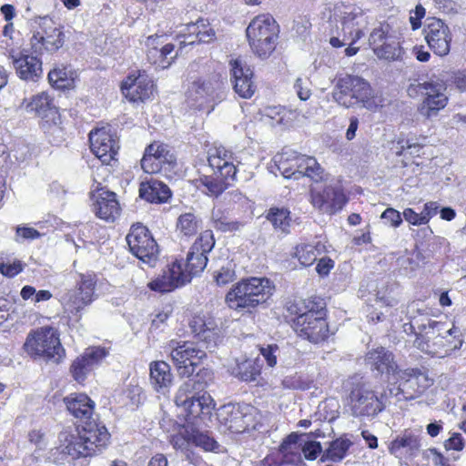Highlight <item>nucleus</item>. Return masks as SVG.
Instances as JSON below:
<instances>
[{"label": "nucleus", "instance_id": "nucleus-21", "mask_svg": "<svg viewBox=\"0 0 466 466\" xmlns=\"http://www.w3.org/2000/svg\"><path fill=\"white\" fill-rule=\"evenodd\" d=\"M123 95L131 102L145 101L154 94L152 79L145 73L130 74L121 86Z\"/></svg>", "mask_w": 466, "mask_h": 466}, {"label": "nucleus", "instance_id": "nucleus-1", "mask_svg": "<svg viewBox=\"0 0 466 466\" xmlns=\"http://www.w3.org/2000/svg\"><path fill=\"white\" fill-rule=\"evenodd\" d=\"M109 437L104 425L96 421H88L72 431L66 430L60 432L59 448L62 453L72 459L93 456L107 445Z\"/></svg>", "mask_w": 466, "mask_h": 466}, {"label": "nucleus", "instance_id": "nucleus-48", "mask_svg": "<svg viewBox=\"0 0 466 466\" xmlns=\"http://www.w3.org/2000/svg\"><path fill=\"white\" fill-rule=\"evenodd\" d=\"M268 220L271 222L276 230L281 233H289L291 218L287 208H271L267 215Z\"/></svg>", "mask_w": 466, "mask_h": 466}, {"label": "nucleus", "instance_id": "nucleus-36", "mask_svg": "<svg viewBox=\"0 0 466 466\" xmlns=\"http://www.w3.org/2000/svg\"><path fill=\"white\" fill-rule=\"evenodd\" d=\"M139 196L151 203H164L171 197V191L163 182L150 178L140 184Z\"/></svg>", "mask_w": 466, "mask_h": 466}, {"label": "nucleus", "instance_id": "nucleus-49", "mask_svg": "<svg viewBox=\"0 0 466 466\" xmlns=\"http://www.w3.org/2000/svg\"><path fill=\"white\" fill-rule=\"evenodd\" d=\"M50 84L58 89H69L74 87L75 77L72 71L66 67L55 68L48 74Z\"/></svg>", "mask_w": 466, "mask_h": 466}, {"label": "nucleus", "instance_id": "nucleus-2", "mask_svg": "<svg viewBox=\"0 0 466 466\" xmlns=\"http://www.w3.org/2000/svg\"><path fill=\"white\" fill-rule=\"evenodd\" d=\"M419 329L414 345L431 356L444 358L463 344L462 333L453 324L429 319L427 324L419 326Z\"/></svg>", "mask_w": 466, "mask_h": 466}, {"label": "nucleus", "instance_id": "nucleus-45", "mask_svg": "<svg viewBox=\"0 0 466 466\" xmlns=\"http://www.w3.org/2000/svg\"><path fill=\"white\" fill-rule=\"evenodd\" d=\"M231 178H226L219 175L205 176L200 178L201 185L206 188V194L218 197L228 187Z\"/></svg>", "mask_w": 466, "mask_h": 466}, {"label": "nucleus", "instance_id": "nucleus-24", "mask_svg": "<svg viewBox=\"0 0 466 466\" xmlns=\"http://www.w3.org/2000/svg\"><path fill=\"white\" fill-rule=\"evenodd\" d=\"M229 66L235 92L242 98H250L256 90L252 70L238 58L230 60Z\"/></svg>", "mask_w": 466, "mask_h": 466}, {"label": "nucleus", "instance_id": "nucleus-4", "mask_svg": "<svg viewBox=\"0 0 466 466\" xmlns=\"http://www.w3.org/2000/svg\"><path fill=\"white\" fill-rule=\"evenodd\" d=\"M273 287L266 278H247L237 282L226 295L228 306L235 310L251 311L265 303L272 294Z\"/></svg>", "mask_w": 466, "mask_h": 466}, {"label": "nucleus", "instance_id": "nucleus-6", "mask_svg": "<svg viewBox=\"0 0 466 466\" xmlns=\"http://www.w3.org/2000/svg\"><path fill=\"white\" fill-rule=\"evenodd\" d=\"M249 46L259 57H268L276 47L279 25L268 15H260L251 20L246 30Z\"/></svg>", "mask_w": 466, "mask_h": 466}, {"label": "nucleus", "instance_id": "nucleus-26", "mask_svg": "<svg viewBox=\"0 0 466 466\" xmlns=\"http://www.w3.org/2000/svg\"><path fill=\"white\" fill-rule=\"evenodd\" d=\"M190 278L183 271L181 264L174 262L163 274L148 284V287L155 291L169 292L185 283L189 282Z\"/></svg>", "mask_w": 466, "mask_h": 466}, {"label": "nucleus", "instance_id": "nucleus-55", "mask_svg": "<svg viewBox=\"0 0 466 466\" xmlns=\"http://www.w3.org/2000/svg\"><path fill=\"white\" fill-rule=\"evenodd\" d=\"M190 440L192 444L201 447L205 451H215L218 447V442L213 438L192 429Z\"/></svg>", "mask_w": 466, "mask_h": 466}, {"label": "nucleus", "instance_id": "nucleus-8", "mask_svg": "<svg viewBox=\"0 0 466 466\" xmlns=\"http://www.w3.org/2000/svg\"><path fill=\"white\" fill-rule=\"evenodd\" d=\"M274 159L278 169L286 178L299 179L301 177H308L318 181L322 177L323 169L312 157L298 155L287 149L277 155Z\"/></svg>", "mask_w": 466, "mask_h": 466}, {"label": "nucleus", "instance_id": "nucleus-3", "mask_svg": "<svg viewBox=\"0 0 466 466\" xmlns=\"http://www.w3.org/2000/svg\"><path fill=\"white\" fill-rule=\"evenodd\" d=\"M328 28L330 35L329 44L333 47H341L347 41L357 42L364 36L368 20L363 11L354 5H336L329 10Z\"/></svg>", "mask_w": 466, "mask_h": 466}, {"label": "nucleus", "instance_id": "nucleus-59", "mask_svg": "<svg viewBox=\"0 0 466 466\" xmlns=\"http://www.w3.org/2000/svg\"><path fill=\"white\" fill-rule=\"evenodd\" d=\"M293 89L301 101H307L311 96L310 82L307 78L298 77Z\"/></svg>", "mask_w": 466, "mask_h": 466}, {"label": "nucleus", "instance_id": "nucleus-42", "mask_svg": "<svg viewBox=\"0 0 466 466\" xmlns=\"http://www.w3.org/2000/svg\"><path fill=\"white\" fill-rule=\"evenodd\" d=\"M202 228V220L192 212L181 214L177 220V229L185 237L195 235Z\"/></svg>", "mask_w": 466, "mask_h": 466}, {"label": "nucleus", "instance_id": "nucleus-64", "mask_svg": "<svg viewBox=\"0 0 466 466\" xmlns=\"http://www.w3.org/2000/svg\"><path fill=\"white\" fill-rule=\"evenodd\" d=\"M23 270V264L20 260H15L11 264L0 262V272L7 278H13Z\"/></svg>", "mask_w": 466, "mask_h": 466}, {"label": "nucleus", "instance_id": "nucleus-50", "mask_svg": "<svg viewBox=\"0 0 466 466\" xmlns=\"http://www.w3.org/2000/svg\"><path fill=\"white\" fill-rule=\"evenodd\" d=\"M350 445L351 442L346 439H337L333 441L323 453L321 461H331L333 462L341 461L345 457Z\"/></svg>", "mask_w": 466, "mask_h": 466}, {"label": "nucleus", "instance_id": "nucleus-43", "mask_svg": "<svg viewBox=\"0 0 466 466\" xmlns=\"http://www.w3.org/2000/svg\"><path fill=\"white\" fill-rule=\"evenodd\" d=\"M48 29L51 30L50 35L44 38L43 41H40V46H31L34 50V53L41 55L44 51L54 52L58 50L63 46L64 39L63 32L61 29L59 27H49Z\"/></svg>", "mask_w": 466, "mask_h": 466}, {"label": "nucleus", "instance_id": "nucleus-38", "mask_svg": "<svg viewBox=\"0 0 466 466\" xmlns=\"http://www.w3.org/2000/svg\"><path fill=\"white\" fill-rule=\"evenodd\" d=\"M420 438L410 431H405L402 435L398 436L390 445V451L395 456L402 454L401 451L406 450L410 457L417 456L420 449Z\"/></svg>", "mask_w": 466, "mask_h": 466}, {"label": "nucleus", "instance_id": "nucleus-52", "mask_svg": "<svg viewBox=\"0 0 466 466\" xmlns=\"http://www.w3.org/2000/svg\"><path fill=\"white\" fill-rule=\"evenodd\" d=\"M235 374L244 381H254L260 374V367L254 360H247L238 364Z\"/></svg>", "mask_w": 466, "mask_h": 466}, {"label": "nucleus", "instance_id": "nucleus-20", "mask_svg": "<svg viewBox=\"0 0 466 466\" xmlns=\"http://www.w3.org/2000/svg\"><path fill=\"white\" fill-rule=\"evenodd\" d=\"M160 36L150 35L147 37L146 46L147 47V56L148 61L157 67L165 69L171 66L178 54L182 51L184 45L177 46L175 44L161 45Z\"/></svg>", "mask_w": 466, "mask_h": 466}, {"label": "nucleus", "instance_id": "nucleus-7", "mask_svg": "<svg viewBox=\"0 0 466 466\" xmlns=\"http://www.w3.org/2000/svg\"><path fill=\"white\" fill-rule=\"evenodd\" d=\"M24 347L28 354L44 357L55 362H59L65 356L58 331L52 327H41L32 330L27 335Z\"/></svg>", "mask_w": 466, "mask_h": 466}, {"label": "nucleus", "instance_id": "nucleus-40", "mask_svg": "<svg viewBox=\"0 0 466 466\" xmlns=\"http://www.w3.org/2000/svg\"><path fill=\"white\" fill-rule=\"evenodd\" d=\"M325 310L322 303L316 302L313 299H295L288 305V311L291 315H296V319L309 318L319 314V311Z\"/></svg>", "mask_w": 466, "mask_h": 466}, {"label": "nucleus", "instance_id": "nucleus-28", "mask_svg": "<svg viewBox=\"0 0 466 466\" xmlns=\"http://www.w3.org/2000/svg\"><path fill=\"white\" fill-rule=\"evenodd\" d=\"M94 199L93 211L106 221H114L120 213L116 195L110 191H98L92 196Z\"/></svg>", "mask_w": 466, "mask_h": 466}, {"label": "nucleus", "instance_id": "nucleus-56", "mask_svg": "<svg viewBox=\"0 0 466 466\" xmlns=\"http://www.w3.org/2000/svg\"><path fill=\"white\" fill-rule=\"evenodd\" d=\"M56 120L57 119H55L49 122L47 119L43 123L42 127L52 143L59 144L64 139V131Z\"/></svg>", "mask_w": 466, "mask_h": 466}, {"label": "nucleus", "instance_id": "nucleus-60", "mask_svg": "<svg viewBox=\"0 0 466 466\" xmlns=\"http://www.w3.org/2000/svg\"><path fill=\"white\" fill-rule=\"evenodd\" d=\"M41 237V233L34 228L25 226H17L15 228V240L18 243L24 240H34Z\"/></svg>", "mask_w": 466, "mask_h": 466}, {"label": "nucleus", "instance_id": "nucleus-16", "mask_svg": "<svg viewBox=\"0 0 466 466\" xmlns=\"http://www.w3.org/2000/svg\"><path fill=\"white\" fill-rule=\"evenodd\" d=\"M394 380L399 382L396 395L405 400L420 396L431 384L425 373L414 369L400 370Z\"/></svg>", "mask_w": 466, "mask_h": 466}, {"label": "nucleus", "instance_id": "nucleus-46", "mask_svg": "<svg viewBox=\"0 0 466 466\" xmlns=\"http://www.w3.org/2000/svg\"><path fill=\"white\" fill-rule=\"evenodd\" d=\"M35 24L36 26L33 31V35L30 39L31 46H40V41H43L44 38L50 35L51 27H57L56 23L50 18L48 15L44 16H36L35 19Z\"/></svg>", "mask_w": 466, "mask_h": 466}, {"label": "nucleus", "instance_id": "nucleus-12", "mask_svg": "<svg viewBox=\"0 0 466 466\" xmlns=\"http://www.w3.org/2000/svg\"><path fill=\"white\" fill-rule=\"evenodd\" d=\"M167 349L170 350V356L177 366L180 376L190 377L195 372L200 360L205 358L206 352L197 348L193 342L184 341L182 344L171 340Z\"/></svg>", "mask_w": 466, "mask_h": 466}, {"label": "nucleus", "instance_id": "nucleus-32", "mask_svg": "<svg viewBox=\"0 0 466 466\" xmlns=\"http://www.w3.org/2000/svg\"><path fill=\"white\" fill-rule=\"evenodd\" d=\"M180 407L187 412V420L200 419L205 421L210 419L215 403L211 396L204 392L195 396Z\"/></svg>", "mask_w": 466, "mask_h": 466}, {"label": "nucleus", "instance_id": "nucleus-44", "mask_svg": "<svg viewBox=\"0 0 466 466\" xmlns=\"http://www.w3.org/2000/svg\"><path fill=\"white\" fill-rule=\"evenodd\" d=\"M402 53L403 51L400 46V43L393 37L386 42H383V44L380 45V46H376L374 48V54L379 59L387 61H396L401 59Z\"/></svg>", "mask_w": 466, "mask_h": 466}, {"label": "nucleus", "instance_id": "nucleus-41", "mask_svg": "<svg viewBox=\"0 0 466 466\" xmlns=\"http://www.w3.org/2000/svg\"><path fill=\"white\" fill-rule=\"evenodd\" d=\"M324 246L320 242L315 245L300 243L294 248L291 256L296 258L302 266L309 267L317 260V258L322 254Z\"/></svg>", "mask_w": 466, "mask_h": 466}, {"label": "nucleus", "instance_id": "nucleus-31", "mask_svg": "<svg viewBox=\"0 0 466 466\" xmlns=\"http://www.w3.org/2000/svg\"><path fill=\"white\" fill-rule=\"evenodd\" d=\"M253 410V407L248 405L236 406L228 404L222 407L220 416H228L223 418V420H225V422L228 424V428L230 430L244 431L250 425L249 415Z\"/></svg>", "mask_w": 466, "mask_h": 466}, {"label": "nucleus", "instance_id": "nucleus-27", "mask_svg": "<svg viewBox=\"0 0 466 466\" xmlns=\"http://www.w3.org/2000/svg\"><path fill=\"white\" fill-rule=\"evenodd\" d=\"M8 59L21 79L35 81L42 76V62L35 56L15 54L12 50L8 55Z\"/></svg>", "mask_w": 466, "mask_h": 466}, {"label": "nucleus", "instance_id": "nucleus-11", "mask_svg": "<svg viewBox=\"0 0 466 466\" xmlns=\"http://www.w3.org/2000/svg\"><path fill=\"white\" fill-rule=\"evenodd\" d=\"M130 252L148 267H154L159 254L158 246L148 228L141 224L133 225L127 235Z\"/></svg>", "mask_w": 466, "mask_h": 466}, {"label": "nucleus", "instance_id": "nucleus-58", "mask_svg": "<svg viewBox=\"0 0 466 466\" xmlns=\"http://www.w3.org/2000/svg\"><path fill=\"white\" fill-rule=\"evenodd\" d=\"M302 448L301 456L309 461L315 460L322 451L319 442L306 441L305 438H302Z\"/></svg>", "mask_w": 466, "mask_h": 466}, {"label": "nucleus", "instance_id": "nucleus-19", "mask_svg": "<svg viewBox=\"0 0 466 466\" xmlns=\"http://www.w3.org/2000/svg\"><path fill=\"white\" fill-rule=\"evenodd\" d=\"M423 32L427 44L436 55L440 56L448 55L451 34L442 20L435 17L428 18Z\"/></svg>", "mask_w": 466, "mask_h": 466}, {"label": "nucleus", "instance_id": "nucleus-29", "mask_svg": "<svg viewBox=\"0 0 466 466\" xmlns=\"http://www.w3.org/2000/svg\"><path fill=\"white\" fill-rule=\"evenodd\" d=\"M187 34H184L183 40H179V45H193L196 42L209 44L217 39V32L210 23L203 18L195 23L187 24L186 26Z\"/></svg>", "mask_w": 466, "mask_h": 466}, {"label": "nucleus", "instance_id": "nucleus-13", "mask_svg": "<svg viewBox=\"0 0 466 466\" xmlns=\"http://www.w3.org/2000/svg\"><path fill=\"white\" fill-rule=\"evenodd\" d=\"M96 276L80 274L75 289L68 290L63 297L65 306L71 313H79L94 300Z\"/></svg>", "mask_w": 466, "mask_h": 466}, {"label": "nucleus", "instance_id": "nucleus-17", "mask_svg": "<svg viewBox=\"0 0 466 466\" xmlns=\"http://www.w3.org/2000/svg\"><path fill=\"white\" fill-rule=\"evenodd\" d=\"M325 310L309 318L295 319L293 320L294 330L297 334L312 343H319L329 337V326L325 319Z\"/></svg>", "mask_w": 466, "mask_h": 466}, {"label": "nucleus", "instance_id": "nucleus-57", "mask_svg": "<svg viewBox=\"0 0 466 466\" xmlns=\"http://www.w3.org/2000/svg\"><path fill=\"white\" fill-rule=\"evenodd\" d=\"M388 33V25H380L379 27H376L372 30L369 37V44L373 51L376 46H380V45H382L383 42H386L391 38V36L389 35Z\"/></svg>", "mask_w": 466, "mask_h": 466}, {"label": "nucleus", "instance_id": "nucleus-63", "mask_svg": "<svg viewBox=\"0 0 466 466\" xmlns=\"http://www.w3.org/2000/svg\"><path fill=\"white\" fill-rule=\"evenodd\" d=\"M236 279V273L231 265L223 267L215 274V279L218 285H227Z\"/></svg>", "mask_w": 466, "mask_h": 466}, {"label": "nucleus", "instance_id": "nucleus-47", "mask_svg": "<svg viewBox=\"0 0 466 466\" xmlns=\"http://www.w3.org/2000/svg\"><path fill=\"white\" fill-rule=\"evenodd\" d=\"M202 387V383L198 381L195 378L187 380L181 384L177 390L175 397V402L179 407L187 403V400L193 399L199 394L198 390Z\"/></svg>", "mask_w": 466, "mask_h": 466}, {"label": "nucleus", "instance_id": "nucleus-22", "mask_svg": "<svg viewBox=\"0 0 466 466\" xmlns=\"http://www.w3.org/2000/svg\"><path fill=\"white\" fill-rule=\"evenodd\" d=\"M219 86L220 83L216 79L198 78L193 81L187 91L188 104L199 110L203 109L214 101L216 90Z\"/></svg>", "mask_w": 466, "mask_h": 466}, {"label": "nucleus", "instance_id": "nucleus-9", "mask_svg": "<svg viewBox=\"0 0 466 466\" xmlns=\"http://www.w3.org/2000/svg\"><path fill=\"white\" fill-rule=\"evenodd\" d=\"M447 86L440 79H431L423 83L415 82L408 86L407 93L410 97L423 96L420 113L428 118L437 116L440 110L448 104Z\"/></svg>", "mask_w": 466, "mask_h": 466}, {"label": "nucleus", "instance_id": "nucleus-15", "mask_svg": "<svg viewBox=\"0 0 466 466\" xmlns=\"http://www.w3.org/2000/svg\"><path fill=\"white\" fill-rule=\"evenodd\" d=\"M215 245L212 231L205 230L196 239L187 256L186 271L190 278L204 270L208 263L207 254Z\"/></svg>", "mask_w": 466, "mask_h": 466}, {"label": "nucleus", "instance_id": "nucleus-51", "mask_svg": "<svg viewBox=\"0 0 466 466\" xmlns=\"http://www.w3.org/2000/svg\"><path fill=\"white\" fill-rule=\"evenodd\" d=\"M148 152L153 153L154 157L169 168L175 166L176 157L171 152L169 147L160 142H153L147 147Z\"/></svg>", "mask_w": 466, "mask_h": 466}, {"label": "nucleus", "instance_id": "nucleus-34", "mask_svg": "<svg viewBox=\"0 0 466 466\" xmlns=\"http://www.w3.org/2000/svg\"><path fill=\"white\" fill-rule=\"evenodd\" d=\"M149 370L150 383L154 390L162 394L168 392L173 382L170 366L163 360L153 361L149 365Z\"/></svg>", "mask_w": 466, "mask_h": 466}, {"label": "nucleus", "instance_id": "nucleus-23", "mask_svg": "<svg viewBox=\"0 0 466 466\" xmlns=\"http://www.w3.org/2000/svg\"><path fill=\"white\" fill-rule=\"evenodd\" d=\"M107 355L106 349L101 347H92L76 358L71 367L70 371L77 382H83L87 375L96 367Z\"/></svg>", "mask_w": 466, "mask_h": 466}, {"label": "nucleus", "instance_id": "nucleus-25", "mask_svg": "<svg viewBox=\"0 0 466 466\" xmlns=\"http://www.w3.org/2000/svg\"><path fill=\"white\" fill-rule=\"evenodd\" d=\"M365 361L371 370L381 375L385 374L389 380H394L400 370L394 360L393 353L383 347L370 350L366 355Z\"/></svg>", "mask_w": 466, "mask_h": 466}, {"label": "nucleus", "instance_id": "nucleus-10", "mask_svg": "<svg viewBox=\"0 0 466 466\" xmlns=\"http://www.w3.org/2000/svg\"><path fill=\"white\" fill-rule=\"evenodd\" d=\"M349 405L353 417L371 420L385 409L384 396L369 383H358L350 392Z\"/></svg>", "mask_w": 466, "mask_h": 466}, {"label": "nucleus", "instance_id": "nucleus-18", "mask_svg": "<svg viewBox=\"0 0 466 466\" xmlns=\"http://www.w3.org/2000/svg\"><path fill=\"white\" fill-rule=\"evenodd\" d=\"M90 148L103 164L108 165L119 149L116 137L108 127H101L89 133Z\"/></svg>", "mask_w": 466, "mask_h": 466}, {"label": "nucleus", "instance_id": "nucleus-62", "mask_svg": "<svg viewBox=\"0 0 466 466\" xmlns=\"http://www.w3.org/2000/svg\"><path fill=\"white\" fill-rule=\"evenodd\" d=\"M280 351L277 345H268L260 349V353L269 367H274L277 364V359L280 356Z\"/></svg>", "mask_w": 466, "mask_h": 466}, {"label": "nucleus", "instance_id": "nucleus-30", "mask_svg": "<svg viewBox=\"0 0 466 466\" xmlns=\"http://www.w3.org/2000/svg\"><path fill=\"white\" fill-rule=\"evenodd\" d=\"M69 412L81 420V424L96 421L93 419L95 402L84 393L71 394L65 399Z\"/></svg>", "mask_w": 466, "mask_h": 466}, {"label": "nucleus", "instance_id": "nucleus-35", "mask_svg": "<svg viewBox=\"0 0 466 466\" xmlns=\"http://www.w3.org/2000/svg\"><path fill=\"white\" fill-rule=\"evenodd\" d=\"M25 109L27 112L35 113L42 118H49L50 120L59 118L57 109L54 106L52 98L46 92L33 96L26 104Z\"/></svg>", "mask_w": 466, "mask_h": 466}, {"label": "nucleus", "instance_id": "nucleus-61", "mask_svg": "<svg viewBox=\"0 0 466 466\" xmlns=\"http://www.w3.org/2000/svg\"><path fill=\"white\" fill-rule=\"evenodd\" d=\"M191 431L184 429L177 434L172 435L170 438V443L175 449H186L191 443Z\"/></svg>", "mask_w": 466, "mask_h": 466}, {"label": "nucleus", "instance_id": "nucleus-37", "mask_svg": "<svg viewBox=\"0 0 466 466\" xmlns=\"http://www.w3.org/2000/svg\"><path fill=\"white\" fill-rule=\"evenodd\" d=\"M307 434H289L280 444L279 452L288 464L297 465L302 461V438Z\"/></svg>", "mask_w": 466, "mask_h": 466}, {"label": "nucleus", "instance_id": "nucleus-5", "mask_svg": "<svg viewBox=\"0 0 466 466\" xmlns=\"http://www.w3.org/2000/svg\"><path fill=\"white\" fill-rule=\"evenodd\" d=\"M332 97L335 102L346 108L360 105L372 110L379 106L370 83L358 76L346 75L338 78Z\"/></svg>", "mask_w": 466, "mask_h": 466}, {"label": "nucleus", "instance_id": "nucleus-14", "mask_svg": "<svg viewBox=\"0 0 466 466\" xmlns=\"http://www.w3.org/2000/svg\"><path fill=\"white\" fill-rule=\"evenodd\" d=\"M347 198L339 184L325 185L323 188L314 187L310 191V202L323 213L333 214L342 209Z\"/></svg>", "mask_w": 466, "mask_h": 466}, {"label": "nucleus", "instance_id": "nucleus-54", "mask_svg": "<svg viewBox=\"0 0 466 466\" xmlns=\"http://www.w3.org/2000/svg\"><path fill=\"white\" fill-rule=\"evenodd\" d=\"M212 222L215 228L223 232L239 231L244 226L242 222L230 220L219 212L213 213Z\"/></svg>", "mask_w": 466, "mask_h": 466}, {"label": "nucleus", "instance_id": "nucleus-33", "mask_svg": "<svg viewBox=\"0 0 466 466\" xmlns=\"http://www.w3.org/2000/svg\"><path fill=\"white\" fill-rule=\"evenodd\" d=\"M208 161L209 167L214 171L213 174L234 180L237 167L234 164V157L230 152L224 148H217L213 153L209 154Z\"/></svg>", "mask_w": 466, "mask_h": 466}, {"label": "nucleus", "instance_id": "nucleus-39", "mask_svg": "<svg viewBox=\"0 0 466 466\" xmlns=\"http://www.w3.org/2000/svg\"><path fill=\"white\" fill-rule=\"evenodd\" d=\"M190 325L192 331L199 339L208 344L216 341L218 336V329L214 319H204L202 317H195Z\"/></svg>", "mask_w": 466, "mask_h": 466}, {"label": "nucleus", "instance_id": "nucleus-53", "mask_svg": "<svg viewBox=\"0 0 466 466\" xmlns=\"http://www.w3.org/2000/svg\"><path fill=\"white\" fill-rule=\"evenodd\" d=\"M141 167L146 173L148 174H157L162 171L167 172L170 169L162 162L158 161L157 157H154L153 153L148 152L147 148H146L144 156L141 159Z\"/></svg>", "mask_w": 466, "mask_h": 466}]
</instances>
